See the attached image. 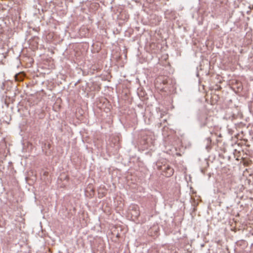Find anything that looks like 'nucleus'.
Here are the masks:
<instances>
[{
	"label": "nucleus",
	"instance_id": "1",
	"mask_svg": "<svg viewBox=\"0 0 253 253\" xmlns=\"http://www.w3.org/2000/svg\"><path fill=\"white\" fill-rule=\"evenodd\" d=\"M168 173L169 174V176L172 175L173 173V169H171L170 168L168 167Z\"/></svg>",
	"mask_w": 253,
	"mask_h": 253
},
{
	"label": "nucleus",
	"instance_id": "2",
	"mask_svg": "<svg viewBox=\"0 0 253 253\" xmlns=\"http://www.w3.org/2000/svg\"><path fill=\"white\" fill-rule=\"evenodd\" d=\"M138 215V214L136 213V214L135 215V216L136 217V216H137V215Z\"/></svg>",
	"mask_w": 253,
	"mask_h": 253
}]
</instances>
